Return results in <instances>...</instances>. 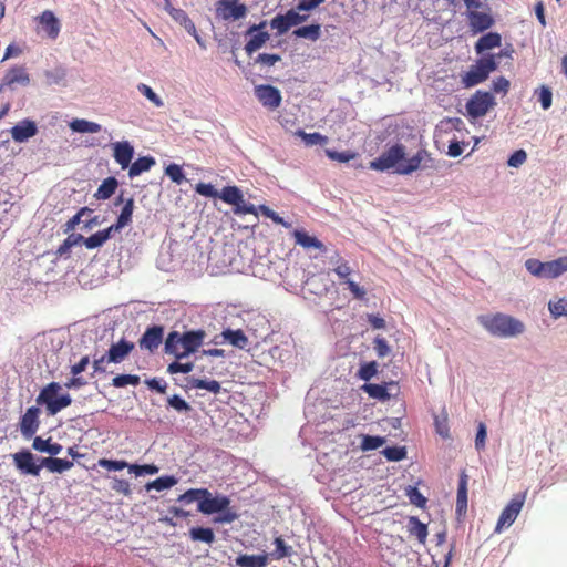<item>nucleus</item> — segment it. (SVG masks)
I'll return each instance as SVG.
<instances>
[{"label": "nucleus", "mask_w": 567, "mask_h": 567, "mask_svg": "<svg viewBox=\"0 0 567 567\" xmlns=\"http://www.w3.org/2000/svg\"><path fill=\"white\" fill-rule=\"evenodd\" d=\"M499 61H496V55L485 54L482 55L476 62L471 65L470 70L462 75V84L464 87H474L486 81L492 72L498 68Z\"/></svg>", "instance_id": "20e7f679"}, {"label": "nucleus", "mask_w": 567, "mask_h": 567, "mask_svg": "<svg viewBox=\"0 0 567 567\" xmlns=\"http://www.w3.org/2000/svg\"><path fill=\"white\" fill-rule=\"evenodd\" d=\"M239 515L237 512L230 506L226 507V509L217 513V516L214 517L213 522L215 524H231L236 519H238Z\"/></svg>", "instance_id": "052dcab7"}, {"label": "nucleus", "mask_w": 567, "mask_h": 567, "mask_svg": "<svg viewBox=\"0 0 567 567\" xmlns=\"http://www.w3.org/2000/svg\"><path fill=\"white\" fill-rule=\"evenodd\" d=\"M217 10L224 20H239L247 14V7L238 0H219Z\"/></svg>", "instance_id": "f3484780"}, {"label": "nucleus", "mask_w": 567, "mask_h": 567, "mask_svg": "<svg viewBox=\"0 0 567 567\" xmlns=\"http://www.w3.org/2000/svg\"><path fill=\"white\" fill-rule=\"evenodd\" d=\"M230 505V498L223 494L213 495L207 488L204 498L199 502L198 512L205 515L217 514Z\"/></svg>", "instance_id": "ddd939ff"}, {"label": "nucleus", "mask_w": 567, "mask_h": 567, "mask_svg": "<svg viewBox=\"0 0 567 567\" xmlns=\"http://www.w3.org/2000/svg\"><path fill=\"white\" fill-rule=\"evenodd\" d=\"M176 484H177V478L175 476L164 475V476L157 477L156 480H154L152 482H148L145 485V488H146V491L155 489V491L161 492V491L169 489L171 487H173Z\"/></svg>", "instance_id": "79ce46f5"}, {"label": "nucleus", "mask_w": 567, "mask_h": 567, "mask_svg": "<svg viewBox=\"0 0 567 567\" xmlns=\"http://www.w3.org/2000/svg\"><path fill=\"white\" fill-rule=\"evenodd\" d=\"M388 385H394V382L383 384L364 383L361 386V390L364 393H367L370 398L379 400L381 402H385L391 398V394L388 391Z\"/></svg>", "instance_id": "7c9ffc66"}, {"label": "nucleus", "mask_w": 567, "mask_h": 567, "mask_svg": "<svg viewBox=\"0 0 567 567\" xmlns=\"http://www.w3.org/2000/svg\"><path fill=\"white\" fill-rule=\"evenodd\" d=\"M269 564V554L248 555L240 554L235 558L237 567H266Z\"/></svg>", "instance_id": "393cba45"}, {"label": "nucleus", "mask_w": 567, "mask_h": 567, "mask_svg": "<svg viewBox=\"0 0 567 567\" xmlns=\"http://www.w3.org/2000/svg\"><path fill=\"white\" fill-rule=\"evenodd\" d=\"M194 362H181V360L175 359V361L171 362L167 367V372L169 374L184 373L187 374L192 372L195 368Z\"/></svg>", "instance_id": "5fc2aeb1"}, {"label": "nucleus", "mask_w": 567, "mask_h": 567, "mask_svg": "<svg viewBox=\"0 0 567 567\" xmlns=\"http://www.w3.org/2000/svg\"><path fill=\"white\" fill-rule=\"evenodd\" d=\"M195 192L207 198L221 199L223 189L218 192L210 183H198L195 186Z\"/></svg>", "instance_id": "3c124183"}, {"label": "nucleus", "mask_w": 567, "mask_h": 567, "mask_svg": "<svg viewBox=\"0 0 567 567\" xmlns=\"http://www.w3.org/2000/svg\"><path fill=\"white\" fill-rule=\"evenodd\" d=\"M70 128L75 133H97L101 131V125L83 118H75L70 122Z\"/></svg>", "instance_id": "a19ab883"}, {"label": "nucleus", "mask_w": 567, "mask_h": 567, "mask_svg": "<svg viewBox=\"0 0 567 567\" xmlns=\"http://www.w3.org/2000/svg\"><path fill=\"white\" fill-rule=\"evenodd\" d=\"M385 443V439L379 435H362L360 447L362 451H373L381 447Z\"/></svg>", "instance_id": "49530a36"}, {"label": "nucleus", "mask_w": 567, "mask_h": 567, "mask_svg": "<svg viewBox=\"0 0 567 567\" xmlns=\"http://www.w3.org/2000/svg\"><path fill=\"white\" fill-rule=\"evenodd\" d=\"M114 233V230H111V227L99 230L91 236L85 237L84 246L87 249L100 248L112 237Z\"/></svg>", "instance_id": "c9c22d12"}, {"label": "nucleus", "mask_w": 567, "mask_h": 567, "mask_svg": "<svg viewBox=\"0 0 567 567\" xmlns=\"http://www.w3.org/2000/svg\"><path fill=\"white\" fill-rule=\"evenodd\" d=\"M382 454L388 461L399 462L406 456V450L404 446H386L383 449Z\"/></svg>", "instance_id": "864d4df0"}, {"label": "nucleus", "mask_w": 567, "mask_h": 567, "mask_svg": "<svg viewBox=\"0 0 567 567\" xmlns=\"http://www.w3.org/2000/svg\"><path fill=\"white\" fill-rule=\"evenodd\" d=\"M137 90L142 93L147 100L153 102L156 106H163L162 99L153 91V89L144 83L138 84Z\"/></svg>", "instance_id": "69168bd1"}, {"label": "nucleus", "mask_w": 567, "mask_h": 567, "mask_svg": "<svg viewBox=\"0 0 567 567\" xmlns=\"http://www.w3.org/2000/svg\"><path fill=\"white\" fill-rule=\"evenodd\" d=\"M502 45V37L497 32H487L483 34L475 43L474 49L477 54L498 48Z\"/></svg>", "instance_id": "a878e982"}, {"label": "nucleus", "mask_w": 567, "mask_h": 567, "mask_svg": "<svg viewBox=\"0 0 567 567\" xmlns=\"http://www.w3.org/2000/svg\"><path fill=\"white\" fill-rule=\"evenodd\" d=\"M535 94L538 97V102L542 105L543 110H548L553 103V92L550 87L546 85H542L538 90L535 91Z\"/></svg>", "instance_id": "4d7b16f0"}, {"label": "nucleus", "mask_w": 567, "mask_h": 567, "mask_svg": "<svg viewBox=\"0 0 567 567\" xmlns=\"http://www.w3.org/2000/svg\"><path fill=\"white\" fill-rule=\"evenodd\" d=\"M247 35L250 37V39L245 45V51L249 55L262 48L264 44L270 39V34L268 32H255Z\"/></svg>", "instance_id": "ea45409f"}, {"label": "nucleus", "mask_w": 567, "mask_h": 567, "mask_svg": "<svg viewBox=\"0 0 567 567\" xmlns=\"http://www.w3.org/2000/svg\"><path fill=\"white\" fill-rule=\"evenodd\" d=\"M185 388L187 390L202 389L207 390L210 393L217 394L221 390V385L216 380L197 379L194 377L187 378Z\"/></svg>", "instance_id": "473e14b6"}, {"label": "nucleus", "mask_w": 567, "mask_h": 567, "mask_svg": "<svg viewBox=\"0 0 567 567\" xmlns=\"http://www.w3.org/2000/svg\"><path fill=\"white\" fill-rule=\"evenodd\" d=\"M275 550L269 554V558L272 557L274 559H282L286 557H289L292 553L291 546H288L286 542L282 539V537H276L274 540Z\"/></svg>", "instance_id": "c03bdc74"}, {"label": "nucleus", "mask_w": 567, "mask_h": 567, "mask_svg": "<svg viewBox=\"0 0 567 567\" xmlns=\"http://www.w3.org/2000/svg\"><path fill=\"white\" fill-rule=\"evenodd\" d=\"M164 340V327L159 324H153L145 329L141 338L138 339V347L142 350L148 352H155Z\"/></svg>", "instance_id": "4468645a"}, {"label": "nucleus", "mask_w": 567, "mask_h": 567, "mask_svg": "<svg viewBox=\"0 0 567 567\" xmlns=\"http://www.w3.org/2000/svg\"><path fill=\"white\" fill-rule=\"evenodd\" d=\"M308 20L307 14H300L297 9H289L284 14H277L270 21L271 29H276L279 35L285 34L290 28L297 27Z\"/></svg>", "instance_id": "9d476101"}, {"label": "nucleus", "mask_w": 567, "mask_h": 567, "mask_svg": "<svg viewBox=\"0 0 567 567\" xmlns=\"http://www.w3.org/2000/svg\"><path fill=\"white\" fill-rule=\"evenodd\" d=\"M38 21L42 30L47 33L49 38L55 39L59 35L61 24L59 19L52 11L45 10L44 12H42L38 17Z\"/></svg>", "instance_id": "b1692460"}, {"label": "nucleus", "mask_w": 567, "mask_h": 567, "mask_svg": "<svg viewBox=\"0 0 567 567\" xmlns=\"http://www.w3.org/2000/svg\"><path fill=\"white\" fill-rule=\"evenodd\" d=\"M11 136L17 143H25L38 134V125L30 118H24L11 128Z\"/></svg>", "instance_id": "6ab92c4d"}, {"label": "nucleus", "mask_w": 567, "mask_h": 567, "mask_svg": "<svg viewBox=\"0 0 567 567\" xmlns=\"http://www.w3.org/2000/svg\"><path fill=\"white\" fill-rule=\"evenodd\" d=\"M141 379L136 374H117L112 379V385L114 388H125L127 385L137 386Z\"/></svg>", "instance_id": "09e8293b"}, {"label": "nucleus", "mask_w": 567, "mask_h": 567, "mask_svg": "<svg viewBox=\"0 0 567 567\" xmlns=\"http://www.w3.org/2000/svg\"><path fill=\"white\" fill-rule=\"evenodd\" d=\"M40 409L38 406H30L21 416L20 431L24 439H31L38 431Z\"/></svg>", "instance_id": "a211bd4d"}, {"label": "nucleus", "mask_w": 567, "mask_h": 567, "mask_svg": "<svg viewBox=\"0 0 567 567\" xmlns=\"http://www.w3.org/2000/svg\"><path fill=\"white\" fill-rule=\"evenodd\" d=\"M135 344L132 341L122 338L110 346L105 353L106 363H122L134 350Z\"/></svg>", "instance_id": "dca6fc26"}, {"label": "nucleus", "mask_w": 567, "mask_h": 567, "mask_svg": "<svg viewBox=\"0 0 567 567\" xmlns=\"http://www.w3.org/2000/svg\"><path fill=\"white\" fill-rule=\"evenodd\" d=\"M456 514L462 516L467 511V475L462 474L457 486Z\"/></svg>", "instance_id": "72a5a7b5"}, {"label": "nucleus", "mask_w": 567, "mask_h": 567, "mask_svg": "<svg viewBox=\"0 0 567 567\" xmlns=\"http://www.w3.org/2000/svg\"><path fill=\"white\" fill-rule=\"evenodd\" d=\"M165 174L171 178L172 182L181 185L186 178L183 168L175 163L169 164L165 168Z\"/></svg>", "instance_id": "680f3d73"}, {"label": "nucleus", "mask_w": 567, "mask_h": 567, "mask_svg": "<svg viewBox=\"0 0 567 567\" xmlns=\"http://www.w3.org/2000/svg\"><path fill=\"white\" fill-rule=\"evenodd\" d=\"M189 537L193 542H202L208 545L215 542V533L210 527H192L189 529Z\"/></svg>", "instance_id": "58836bf2"}, {"label": "nucleus", "mask_w": 567, "mask_h": 567, "mask_svg": "<svg viewBox=\"0 0 567 567\" xmlns=\"http://www.w3.org/2000/svg\"><path fill=\"white\" fill-rule=\"evenodd\" d=\"M408 532L415 536L421 544H424L429 535L427 525L422 523L419 517L410 516L408 518Z\"/></svg>", "instance_id": "f704fd0d"}, {"label": "nucleus", "mask_w": 567, "mask_h": 567, "mask_svg": "<svg viewBox=\"0 0 567 567\" xmlns=\"http://www.w3.org/2000/svg\"><path fill=\"white\" fill-rule=\"evenodd\" d=\"M567 261L561 260L560 257L551 261H540L535 258L525 261V268L529 274L537 278L554 279L561 276L565 271Z\"/></svg>", "instance_id": "39448f33"}, {"label": "nucleus", "mask_w": 567, "mask_h": 567, "mask_svg": "<svg viewBox=\"0 0 567 567\" xmlns=\"http://www.w3.org/2000/svg\"><path fill=\"white\" fill-rule=\"evenodd\" d=\"M164 9L172 19L181 25L189 19L188 14L184 10L173 7L169 1L166 2Z\"/></svg>", "instance_id": "e2e57ef3"}, {"label": "nucleus", "mask_w": 567, "mask_h": 567, "mask_svg": "<svg viewBox=\"0 0 567 567\" xmlns=\"http://www.w3.org/2000/svg\"><path fill=\"white\" fill-rule=\"evenodd\" d=\"M167 404L178 413H188L192 411L190 404L178 394L169 396L167 399Z\"/></svg>", "instance_id": "603ef678"}, {"label": "nucleus", "mask_w": 567, "mask_h": 567, "mask_svg": "<svg viewBox=\"0 0 567 567\" xmlns=\"http://www.w3.org/2000/svg\"><path fill=\"white\" fill-rule=\"evenodd\" d=\"M526 495L527 491L514 495V497L502 511L495 527V533H501L505 527H509L516 520L524 506Z\"/></svg>", "instance_id": "1a4fd4ad"}, {"label": "nucleus", "mask_w": 567, "mask_h": 567, "mask_svg": "<svg viewBox=\"0 0 567 567\" xmlns=\"http://www.w3.org/2000/svg\"><path fill=\"white\" fill-rule=\"evenodd\" d=\"M60 390V383L51 382L41 389L35 399L38 405L45 406L48 415H55L72 403L71 395L69 393L59 394Z\"/></svg>", "instance_id": "7ed1b4c3"}, {"label": "nucleus", "mask_w": 567, "mask_h": 567, "mask_svg": "<svg viewBox=\"0 0 567 567\" xmlns=\"http://www.w3.org/2000/svg\"><path fill=\"white\" fill-rule=\"evenodd\" d=\"M221 200L228 205H233V212L235 215H246L251 214L258 215V207L254 204L247 203L244 199V194L241 189L235 185L223 187Z\"/></svg>", "instance_id": "0eeeda50"}, {"label": "nucleus", "mask_w": 567, "mask_h": 567, "mask_svg": "<svg viewBox=\"0 0 567 567\" xmlns=\"http://www.w3.org/2000/svg\"><path fill=\"white\" fill-rule=\"evenodd\" d=\"M255 95L258 101L270 110L280 106L282 97L280 91L270 84H260L255 86Z\"/></svg>", "instance_id": "2eb2a0df"}, {"label": "nucleus", "mask_w": 567, "mask_h": 567, "mask_svg": "<svg viewBox=\"0 0 567 567\" xmlns=\"http://www.w3.org/2000/svg\"><path fill=\"white\" fill-rule=\"evenodd\" d=\"M134 210V199L132 197L125 200L120 215L117 216L116 223L112 224L111 230L115 233L127 226L132 221Z\"/></svg>", "instance_id": "2f4dec72"}, {"label": "nucleus", "mask_w": 567, "mask_h": 567, "mask_svg": "<svg viewBox=\"0 0 567 567\" xmlns=\"http://www.w3.org/2000/svg\"><path fill=\"white\" fill-rule=\"evenodd\" d=\"M405 495L408 496L411 504L419 508H424L426 505V497L415 486H408L405 488Z\"/></svg>", "instance_id": "8fccbe9b"}, {"label": "nucleus", "mask_w": 567, "mask_h": 567, "mask_svg": "<svg viewBox=\"0 0 567 567\" xmlns=\"http://www.w3.org/2000/svg\"><path fill=\"white\" fill-rule=\"evenodd\" d=\"M495 104L492 93L478 90L467 100L465 109L470 117L480 118L486 115Z\"/></svg>", "instance_id": "6e6552de"}, {"label": "nucleus", "mask_w": 567, "mask_h": 567, "mask_svg": "<svg viewBox=\"0 0 567 567\" xmlns=\"http://www.w3.org/2000/svg\"><path fill=\"white\" fill-rule=\"evenodd\" d=\"M378 373V363L375 361L363 362L357 372V377L368 382Z\"/></svg>", "instance_id": "a18cd8bd"}, {"label": "nucleus", "mask_w": 567, "mask_h": 567, "mask_svg": "<svg viewBox=\"0 0 567 567\" xmlns=\"http://www.w3.org/2000/svg\"><path fill=\"white\" fill-rule=\"evenodd\" d=\"M298 135L302 137L303 142L308 146L312 145H323L328 142V137L323 136L320 133H306L303 131H298Z\"/></svg>", "instance_id": "13d9d810"}, {"label": "nucleus", "mask_w": 567, "mask_h": 567, "mask_svg": "<svg viewBox=\"0 0 567 567\" xmlns=\"http://www.w3.org/2000/svg\"><path fill=\"white\" fill-rule=\"evenodd\" d=\"M220 336L224 342L229 343L238 349L245 350L249 346L248 338L240 329L233 330L227 328L223 330Z\"/></svg>", "instance_id": "cd10ccee"}, {"label": "nucleus", "mask_w": 567, "mask_h": 567, "mask_svg": "<svg viewBox=\"0 0 567 567\" xmlns=\"http://www.w3.org/2000/svg\"><path fill=\"white\" fill-rule=\"evenodd\" d=\"M373 349L379 358H385L390 354L391 349L383 337L378 336L373 341Z\"/></svg>", "instance_id": "774afa93"}, {"label": "nucleus", "mask_w": 567, "mask_h": 567, "mask_svg": "<svg viewBox=\"0 0 567 567\" xmlns=\"http://www.w3.org/2000/svg\"><path fill=\"white\" fill-rule=\"evenodd\" d=\"M292 237L295 239V243L301 246L303 249H316L319 250L320 252H326L327 250L324 244L321 240H319L315 236H311L305 229H295L292 231Z\"/></svg>", "instance_id": "4be33fe9"}, {"label": "nucleus", "mask_w": 567, "mask_h": 567, "mask_svg": "<svg viewBox=\"0 0 567 567\" xmlns=\"http://www.w3.org/2000/svg\"><path fill=\"white\" fill-rule=\"evenodd\" d=\"M97 465L107 471H122L124 468H128L131 464H128L124 460H110V458H100L97 461Z\"/></svg>", "instance_id": "6e6d98bb"}, {"label": "nucleus", "mask_w": 567, "mask_h": 567, "mask_svg": "<svg viewBox=\"0 0 567 567\" xmlns=\"http://www.w3.org/2000/svg\"><path fill=\"white\" fill-rule=\"evenodd\" d=\"M467 17L470 20L471 30L474 33L484 32L494 24L493 17L486 12L470 10Z\"/></svg>", "instance_id": "5701e85b"}, {"label": "nucleus", "mask_w": 567, "mask_h": 567, "mask_svg": "<svg viewBox=\"0 0 567 567\" xmlns=\"http://www.w3.org/2000/svg\"><path fill=\"white\" fill-rule=\"evenodd\" d=\"M118 182L114 176L105 178L99 186L94 197L97 199H109L116 190Z\"/></svg>", "instance_id": "4c0bfd02"}, {"label": "nucleus", "mask_w": 567, "mask_h": 567, "mask_svg": "<svg viewBox=\"0 0 567 567\" xmlns=\"http://www.w3.org/2000/svg\"><path fill=\"white\" fill-rule=\"evenodd\" d=\"M478 322L493 336L511 338L524 332V323L511 316L496 313L483 315Z\"/></svg>", "instance_id": "f03ea898"}, {"label": "nucleus", "mask_w": 567, "mask_h": 567, "mask_svg": "<svg viewBox=\"0 0 567 567\" xmlns=\"http://www.w3.org/2000/svg\"><path fill=\"white\" fill-rule=\"evenodd\" d=\"M39 462H41L42 467H45L51 473H64L73 467V462L66 458H58V457H39Z\"/></svg>", "instance_id": "c85d7f7f"}, {"label": "nucleus", "mask_w": 567, "mask_h": 567, "mask_svg": "<svg viewBox=\"0 0 567 567\" xmlns=\"http://www.w3.org/2000/svg\"><path fill=\"white\" fill-rule=\"evenodd\" d=\"M44 76L48 85H59L64 81L66 71L62 66H56L52 70H47Z\"/></svg>", "instance_id": "de8ad7c7"}, {"label": "nucleus", "mask_w": 567, "mask_h": 567, "mask_svg": "<svg viewBox=\"0 0 567 567\" xmlns=\"http://www.w3.org/2000/svg\"><path fill=\"white\" fill-rule=\"evenodd\" d=\"M30 82L29 74L27 73L23 66H14L11 68L4 75L2 83L0 85V92H3L6 87L11 90L14 89V85H28Z\"/></svg>", "instance_id": "412c9836"}, {"label": "nucleus", "mask_w": 567, "mask_h": 567, "mask_svg": "<svg viewBox=\"0 0 567 567\" xmlns=\"http://www.w3.org/2000/svg\"><path fill=\"white\" fill-rule=\"evenodd\" d=\"M432 157L430 153L421 148L410 158H405L402 161L401 165L398 167V174L400 175H410L413 172L422 168L432 167Z\"/></svg>", "instance_id": "9b49d317"}, {"label": "nucleus", "mask_w": 567, "mask_h": 567, "mask_svg": "<svg viewBox=\"0 0 567 567\" xmlns=\"http://www.w3.org/2000/svg\"><path fill=\"white\" fill-rule=\"evenodd\" d=\"M16 467L25 475L39 476L42 468L41 462L38 461L29 450L23 449L12 455Z\"/></svg>", "instance_id": "f8f14e48"}, {"label": "nucleus", "mask_w": 567, "mask_h": 567, "mask_svg": "<svg viewBox=\"0 0 567 567\" xmlns=\"http://www.w3.org/2000/svg\"><path fill=\"white\" fill-rule=\"evenodd\" d=\"M112 148L114 161L122 169H126L135 154L133 145L128 141H121L113 143Z\"/></svg>", "instance_id": "aec40b11"}, {"label": "nucleus", "mask_w": 567, "mask_h": 567, "mask_svg": "<svg viewBox=\"0 0 567 567\" xmlns=\"http://www.w3.org/2000/svg\"><path fill=\"white\" fill-rule=\"evenodd\" d=\"M156 164V161L153 156L146 155L141 156L134 162L130 164L128 168V177L131 179L142 175L143 173H146L152 169V167Z\"/></svg>", "instance_id": "bb28decb"}, {"label": "nucleus", "mask_w": 567, "mask_h": 567, "mask_svg": "<svg viewBox=\"0 0 567 567\" xmlns=\"http://www.w3.org/2000/svg\"><path fill=\"white\" fill-rule=\"evenodd\" d=\"M405 155V146L395 143L374 158L370 163V168L379 172H386L393 168L394 172L398 173V167L401 165Z\"/></svg>", "instance_id": "423d86ee"}, {"label": "nucleus", "mask_w": 567, "mask_h": 567, "mask_svg": "<svg viewBox=\"0 0 567 567\" xmlns=\"http://www.w3.org/2000/svg\"><path fill=\"white\" fill-rule=\"evenodd\" d=\"M206 332L203 329H192L184 332L173 330L164 341V352L177 360L188 358L197 352L203 344Z\"/></svg>", "instance_id": "f257e3e1"}, {"label": "nucleus", "mask_w": 567, "mask_h": 567, "mask_svg": "<svg viewBox=\"0 0 567 567\" xmlns=\"http://www.w3.org/2000/svg\"><path fill=\"white\" fill-rule=\"evenodd\" d=\"M159 468L155 464H131V466H128V472L136 476L154 475L157 474Z\"/></svg>", "instance_id": "bf43d9fd"}, {"label": "nucleus", "mask_w": 567, "mask_h": 567, "mask_svg": "<svg viewBox=\"0 0 567 567\" xmlns=\"http://www.w3.org/2000/svg\"><path fill=\"white\" fill-rule=\"evenodd\" d=\"M32 447L38 452L49 454V457L59 455L63 450V446L56 442H52L51 437L43 439L42 436H35L33 439Z\"/></svg>", "instance_id": "c756f323"}, {"label": "nucleus", "mask_w": 567, "mask_h": 567, "mask_svg": "<svg viewBox=\"0 0 567 567\" xmlns=\"http://www.w3.org/2000/svg\"><path fill=\"white\" fill-rule=\"evenodd\" d=\"M292 34L296 38L308 39L310 41H317L321 37V25L319 23L302 25V27L295 29Z\"/></svg>", "instance_id": "e433bc0d"}, {"label": "nucleus", "mask_w": 567, "mask_h": 567, "mask_svg": "<svg viewBox=\"0 0 567 567\" xmlns=\"http://www.w3.org/2000/svg\"><path fill=\"white\" fill-rule=\"evenodd\" d=\"M527 159V153L524 151V150H516L515 152H513L508 159H507V165L509 167H519L520 165H523Z\"/></svg>", "instance_id": "338daca9"}, {"label": "nucleus", "mask_w": 567, "mask_h": 567, "mask_svg": "<svg viewBox=\"0 0 567 567\" xmlns=\"http://www.w3.org/2000/svg\"><path fill=\"white\" fill-rule=\"evenodd\" d=\"M548 308L554 318L567 316V299L550 301Z\"/></svg>", "instance_id": "0e129e2a"}, {"label": "nucleus", "mask_w": 567, "mask_h": 567, "mask_svg": "<svg viewBox=\"0 0 567 567\" xmlns=\"http://www.w3.org/2000/svg\"><path fill=\"white\" fill-rule=\"evenodd\" d=\"M205 491L206 488H189L178 496L177 502L185 505L196 502L198 506L202 498H204Z\"/></svg>", "instance_id": "37998d69"}]
</instances>
